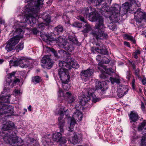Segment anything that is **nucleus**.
Segmentation results:
<instances>
[{"label":"nucleus","mask_w":146,"mask_h":146,"mask_svg":"<svg viewBox=\"0 0 146 146\" xmlns=\"http://www.w3.org/2000/svg\"><path fill=\"white\" fill-rule=\"evenodd\" d=\"M103 1V0H90V2L91 3H93V2H95L96 1V4L99 5Z\"/></svg>","instance_id":"obj_51"},{"label":"nucleus","mask_w":146,"mask_h":146,"mask_svg":"<svg viewBox=\"0 0 146 146\" xmlns=\"http://www.w3.org/2000/svg\"><path fill=\"white\" fill-rule=\"evenodd\" d=\"M92 50H95L98 53L104 55L108 54V52L106 46L102 44H96L95 48H92Z\"/></svg>","instance_id":"obj_12"},{"label":"nucleus","mask_w":146,"mask_h":146,"mask_svg":"<svg viewBox=\"0 0 146 146\" xmlns=\"http://www.w3.org/2000/svg\"><path fill=\"white\" fill-rule=\"evenodd\" d=\"M135 80L134 79H133L132 82L131 84H132V88L133 89H134L135 88Z\"/></svg>","instance_id":"obj_56"},{"label":"nucleus","mask_w":146,"mask_h":146,"mask_svg":"<svg viewBox=\"0 0 146 146\" xmlns=\"http://www.w3.org/2000/svg\"><path fill=\"white\" fill-rule=\"evenodd\" d=\"M63 30V28L62 26L58 25L54 28V30L55 32H56L59 33L62 32Z\"/></svg>","instance_id":"obj_39"},{"label":"nucleus","mask_w":146,"mask_h":146,"mask_svg":"<svg viewBox=\"0 0 146 146\" xmlns=\"http://www.w3.org/2000/svg\"><path fill=\"white\" fill-rule=\"evenodd\" d=\"M131 1H132L133 3L135 4V5H136L138 7H140V4L139 3H137L138 2V0H132Z\"/></svg>","instance_id":"obj_52"},{"label":"nucleus","mask_w":146,"mask_h":146,"mask_svg":"<svg viewBox=\"0 0 146 146\" xmlns=\"http://www.w3.org/2000/svg\"><path fill=\"white\" fill-rule=\"evenodd\" d=\"M131 76V74H130L129 72H128L127 76V78L128 79V80H129L130 79Z\"/></svg>","instance_id":"obj_62"},{"label":"nucleus","mask_w":146,"mask_h":146,"mask_svg":"<svg viewBox=\"0 0 146 146\" xmlns=\"http://www.w3.org/2000/svg\"><path fill=\"white\" fill-rule=\"evenodd\" d=\"M140 53V51L138 50H136L134 52V54H135L137 55L139 54Z\"/></svg>","instance_id":"obj_63"},{"label":"nucleus","mask_w":146,"mask_h":146,"mask_svg":"<svg viewBox=\"0 0 146 146\" xmlns=\"http://www.w3.org/2000/svg\"><path fill=\"white\" fill-rule=\"evenodd\" d=\"M14 127V123L12 121H9L3 124L2 129L3 130L7 131L13 129Z\"/></svg>","instance_id":"obj_19"},{"label":"nucleus","mask_w":146,"mask_h":146,"mask_svg":"<svg viewBox=\"0 0 146 146\" xmlns=\"http://www.w3.org/2000/svg\"><path fill=\"white\" fill-rule=\"evenodd\" d=\"M69 40L71 41L73 43L77 45H79L80 44L78 41L77 40L75 37L71 36H68Z\"/></svg>","instance_id":"obj_30"},{"label":"nucleus","mask_w":146,"mask_h":146,"mask_svg":"<svg viewBox=\"0 0 146 146\" xmlns=\"http://www.w3.org/2000/svg\"><path fill=\"white\" fill-rule=\"evenodd\" d=\"M72 118L77 121H80L82 118V114L79 110H76L73 113Z\"/></svg>","instance_id":"obj_18"},{"label":"nucleus","mask_w":146,"mask_h":146,"mask_svg":"<svg viewBox=\"0 0 146 146\" xmlns=\"http://www.w3.org/2000/svg\"><path fill=\"white\" fill-rule=\"evenodd\" d=\"M43 0H37L35 3V5L32 6L33 2L29 3L26 6V10L29 13L27 15L25 21L27 23L29 22L31 26H33L36 22V19L38 15V12L40 9L39 7L43 5Z\"/></svg>","instance_id":"obj_3"},{"label":"nucleus","mask_w":146,"mask_h":146,"mask_svg":"<svg viewBox=\"0 0 146 146\" xmlns=\"http://www.w3.org/2000/svg\"><path fill=\"white\" fill-rule=\"evenodd\" d=\"M66 95L68 98L67 100L69 103H72L74 102L75 99L74 97L70 92H67L66 93Z\"/></svg>","instance_id":"obj_25"},{"label":"nucleus","mask_w":146,"mask_h":146,"mask_svg":"<svg viewBox=\"0 0 146 146\" xmlns=\"http://www.w3.org/2000/svg\"><path fill=\"white\" fill-rule=\"evenodd\" d=\"M41 81V78L38 76H34L32 78V81L34 84L39 83Z\"/></svg>","instance_id":"obj_31"},{"label":"nucleus","mask_w":146,"mask_h":146,"mask_svg":"<svg viewBox=\"0 0 146 146\" xmlns=\"http://www.w3.org/2000/svg\"><path fill=\"white\" fill-rule=\"evenodd\" d=\"M141 109L142 110L144 111L145 110V107L144 105V103L143 102H141Z\"/></svg>","instance_id":"obj_61"},{"label":"nucleus","mask_w":146,"mask_h":146,"mask_svg":"<svg viewBox=\"0 0 146 146\" xmlns=\"http://www.w3.org/2000/svg\"><path fill=\"white\" fill-rule=\"evenodd\" d=\"M70 142L74 144H76L78 143V139L77 137V135H76L74 134V136H72L71 139L69 140Z\"/></svg>","instance_id":"obj_32"},{"label":"nucleus","mask_w":146,"mask_h":146,"mask_svg":"<svg viewBox=\"0 0 146 146\" xmlns=\"http://www.w3.org/2000/svg\"><path fill=\"white\" fill-rule=\"evenodd\" d=\"M32 32L34 34H36L37 33H39V31L36 29L34 28L33 29Z\"/></svg>","instance_id":"obj_54"},{"label":"nucleus","mask_w":146,"mask_h":146,"mask_svg":"<svg viewBox=\"0 0 146 146\" xmlns=\"http://www.w3.org/2000/svg\"><path fill=\"white\" fill-rule=\"evenodd\" d=\"M139 68H137V69L135 70V76L138 77H139Z\"/></svg>","instance_id":"obj_53"},{"label":"nucleus","mask_w":146,"mask_h":146,"mask_svg":"<svg viewBox=\"0 0 146 146\" xmlns=\"http://www.w3.org/2000/svg\"><path fill=\"white\" fill-rule=\"evenodd\" d=\"M88 93L89 95H90L91 96H92L93 97L92 99V102L96 103L99 101L100 100L99 99L97 98H94V96H95V95L94 93L88 91Z\"/></svg>","instance_id":"obj_36"},{"label":"nucleus","mask_w":146,"mask_h":146,"mask_svg":"<svg viewBox=\"0 0 146 146\" xmlns=\"http://www.w3.org/2000/svg\"><path fill=\"white\" fill-rule=\"evenodd\" d=\"M124 44L130 47V45L129 42H127L125 41L124 42Z\"/></svg>","instance_id":"obj_60"},{"label":"nucleus","mask_w":146,"mask_h":146,"mask_svg":"<svg viewBox=\"0 0 146 146\" xmlns=\"http://www.w3.org/2000/svg\"><path fill=\"white\" fill-rule=\"evenodd\" d=\"M59 66L61 67V68H63L64 69L67 70V69H71L70 66L66 62L64 61H61L59 63Z\"/></svg>","instance_id":"obj_24"},{"label":"nucleus","mask_w":146,"mask_h":146,"mask_svg":"<svg viewBox=\"0 0 146 146\" xmlns=\"http://www.w3.org/2000/svg\"><path fill=\"white\" fill-rule=\"evenodd\" d=\"M128 90L127 87L125 85L120 86L118 88L117 91V95L120 98H121L126 94Z\"/></svg>","instance_id":"obj_16"},{"label":"nucleus","mask_w":146,"mask_h":146,"mask_svg":"<svg viewBox=\"0 0 146 146\" xmlns=\"http://www.w3.org/2000/svg\"><path fill=\"white\" fill-rule=\"evenodd\" d=\"M72 25L74 27L79 28H80L82 27V24L77 22L74 23H73Z\"/></svg>","instance_id":"obj_47"},{"label":"nucleus","mask_w":146,"mask_h":146,"mask_svg":"<svg viewBox=\"0 0 146 146\" xmlns=\"http://www.w3.org/2000/svg\"><path fill=\"white\" fill-rule=\"evenodd\" d=\"M130 8L129 3L128 2H126L122 5L121 8L124 9V11L121 13L122 14H126L127 12L128 9Z\"/></svg>","instance_id":"obj_26"},{"label":"nucleus","mask_w":146,"mask_h":146,"mask_svg":"<svg viewBox=\"0 0 146 146\" xmlns=\"http://www.w3.org/2000/svg\"><path fill=\"white\" fill-rule=\"evenodd\" d=\"M74 59L70 56H67L66 59V61L68 65L72 68V65L74 62Z\"/></svg>","instance_id":"obj_29"},{"label":"nucleus","mask_w":146,"mask_h":146,"mask_svg":"<svg viewBox=\"0 0 146 146\" xmlns=\"http://www.w3.org/2000/svg\"><path fill=\"white\" fill-rule=\"evenodd\" d=\"M90 8L91 11H92V12L89 13L88 17L90 18H92V21H96L95 28L92 32V34L93 36L95 37L97 39L106 38L108 36L107 34L105 33L101 30H103L105 28L104 20L102 17L98 16L94 9L92 8L91 7H90Z\"/></svg>","instance_id":"obj_1"},{"label":"nucleus","mask_w":146,"mask_h":146,"mask_svg":"<svg viewBox=\"0 0 146 146\" xmlns=\"http://www.w3.org/2000/svg\"><path fill=\"white\" fill-rule=\"evenodd\" d=\"M47 48L48 49H49V50H50L53 53L54 55L56 57H58L57 53L54 49L50 48L49 47H47Z\"/></svg>","instance_id":"obj_46"},{"label":"nucleus","mask_w":146,"mask_h":146,"mask_svg":"<svg viewBox=\"0 0 146 146\" xmlns=\"http://www.w3.org/2000/svg\"><path fill=\"white\" fill-rule=\"evenodd\" d=\"M42 18L46 25H47L51 22V18L50 16L44 13L43 15Z\"/></svg>","instance_id":"obj_20"},{"label":"nucleus","mask_w":146,"mask_h":146,"mask_svg":"<svg viewBox=\"0 0 146 146\" xmlns=\"http://www.w3.org/2000/svg\"><path fill=\"white\" fill-rule=\"evenodd\" d=\"M59 113V115L58 118V125L60 129V132H64L63 127L64 125L65 121L63 117L64 111L62 109H60Z\"/></svg>","instance_id":"obj_15"},{"label":"nucleus","mask_w":146,"mask_h":146,"mask_svg":"<svg viewBox=\"0 0 146 146\" xmlns=\"http://www.w3.org/2000/svg\"><path fill=\"white\" fill-rule=\"evenodd\" d=\"M56 41L60 47L64 48L68 52H71L74 49L73 45L68 42L64 38H62L61 36L59 37L56 39Z\"/></svg>","instance_id":"obj_6"},{"label":"nucleus","mask_w":146,"mask_h":146,"mask_svg":"<svg viewBox=\"0 0 146 146\" xmlns=\"http://www.w3.org/2000/svg\"><path fill=\"white\" fill-rule=\"evenodd\" d=\"M47 39L50 42L55 41L56 39L55 35L53 33L48 34L47 36Z\"/></svg>","instance_id":"obj_34"},{"label":"nucleus","mask_w":146,"mask_h":146,"mask_svg":"<svg viewBox=\"0 0 146 146\" xmlns=\"http://www.w3.org/2000/svg\"><path fill=\"white\" fill-rule=\"evenodd\" d=\"M32 107L31 105L29 106V107L28 108V109L29 111H31L32 110H31Z\"/></svg>","instance_id":"obj_64"},{"label":"nucleus","mask_w":146,"mask_h":146,"mask_svg":"<svg viewBox=\"0 0 146 146\" xmlns=\"http://www.w3.org/2000/svg\"><path fill=\"white\" fill-rule=\"evenodd\" d=\"M76 120H74L72 118L71 121L70 126L67 128V129L70 132H72L73 131L74 128L75 124L76 123Z\"/></svg>","instance_id":"obj_27"},{"label":"nucleus","mask_w":146,"mask_h":146,"mask_svg":"<svg viewBox=\"0 0 146 146\" xmlns=\"http://www.w3.org/2000/svg\"><path fill=\"white\" fill-rule=\"evenodd\" d=\"M72 67L77 69L79 67V65L77 62H74L73 64H72Z\"/></svg>","instance_id":"obj_50"},{"label":"nucleus","mask_w":146,"mask_h":146,"mask_svg":"<svg viewBox=\"0 0 146 146\" xmlns=\"http://www.w3.org/2000/svg\"><path fill=\"white\" fill-rule=\"evenodd\" d=\"M98 69L100 70L101 72L103 73L106 70V66L103 64L100 63L98 64Z\"/></svg>","instance_id":"obj_37"},{"label":"nucleus","mask_w":146,"mask_h":146,"mask_svg":"<svg viewBox=\"0 0 146 146\" xmlns=\"http://www.w3.org/2000/svg\"><path fill=\"white\" fill-rule=\"evenodd\" d=\"M13 133L11 135H9V138L7 139L9 142H12L13 144H16L18 146H21L23 143V140L20 137H18L16 135H13Z\"/></svg>","instance_id":"obj_14"},{"label":"nucleus","mask_w":146,"mask_h":146,"mask_svg":"<svg viewBox=\"0 0 146 146\" xmlns=\"http://www.w3.org/2000/svg\"><path fill=\"white\" fill-rule=\"evenodd\" d=\"M130 119L133 122L136 121L139 119V117L137 113L134 111H131L129 115Z\"/></svg>","instance_id":"obj_21"},{"label":"nucleus","mask_w":146,"mask_h":146,"mask_svg":"<svg viewBox=\"0 0 146 146\" xmlns=\"http://www.w3.org/2000/svg\"><path fill=\"white\" fill-rule=\"evenodd\" d=\"M62 137L61 134L59 132L55 133L52 135L54 141L56 142H59Z\"/></svg>","instance_id":"obj_23"},{"label":"nucleus","mask_w":146,"mask_h":146,"mask_svg":"<svg viewBox=\"0 0 146 146\" xmlns=\"http://www.w3.org/2000/svg\"><path fill=\"white\" fill-rule=\"evenodd\" d=\"M12 63L13 66H17L19 65L22 68H27L30 64L28 60L24 57H21L14 62L12 60H11L10 61V64H11Z\"/></svg>","instance_id":"obj_7"},{"label":"nucleus","mask_w":146,"mask_h":146,"mask_svg":"<svg viewBox=\"0 0 146 146\" xmlns=\"http://www.w3.org/2000/svg\"><path fill=\"white\" fill-rule=\"evenodd\" d=\"M15 48L14 46L12 45L9 42L7 44L5 47V49L8 52L10 51L13 49Z\"/></svg>","instance_id":"obj_35"},{"label":"nucleus","mask_w":146,"mask_h":146,"mask_svg":"<svg viewBox=\"0 0 146 146\" xmlns=\"http://www.w3.org/2000/svg\"><path fill=\"white\" fill-rule=\"evenodd\" d=\"M141 82L143 85H145L146 84V78L145 77H144L141 80Z\"/></svg>","instance_id":"obj_55"},{"label":"nucleus","mask_w":146,"mask_h":146,"mask_svg":"<svg viewBox=\"0 0 146 146\" xmlns=\"http://www.w3.org/2000/svg\"><path fill=\"white\" fill-rule=\"evenodd\" d=\"M45 23H42L39 24L38 25V28L41 29V30L44 29L45 28Z\"/></svg>","instance_id":"obj_45"},{"label":"nucleus","mask_w":146,"mask_h":146,"mask_svg":"<svg viewBox=\"0 0 146 146\" xmlns=\"http://www.w3.org/2000/svg\"><path fill=\"white\" fill-rule=\"evenodd\" d=\"M139 145L140 146H146V134L142 137L140 142Z\"/></svg>","instance_id":"obj_33"},{"label":"nucleus","mask_w":146,"mask_h":146,"mask_svg":"<svg viewBox=\"0 0 146 146\" xmlns=\"http://www.w3.org/2000/svg\"><path fill=\"white\" fill-rule=\"evenodd\" d=\"M134 16L136 22L139 23H141L143 20L146 22V13L140 9L135 12Z\"/></svg>","instance_id":"obj_11"},{"label":"nucleus","mask_w":146,"mask_h":146,"mask_svg":"<svg viewBox=\"0 0 146 146\" xmlns=\"http://www.w3.org/2000/svg\"><path fill=\"white\" fill-rule=\"evenodd\" d=\"M101 57L100 55H98L96 56V60L100 62L101 60Z\"/></svg>","instance_id":"obj_58"},{"label":"nucleus","mask_w":146,"mask_h":146,"mask_svg":"<svg viewBox=\"0 0 146 146\" xmlns=\"http://www.w3.org/2000/svg\"><path fill=\"white\" fill-rule=\"evenodd\" d=\"M95 87L94 88V90L102 88V83L98 81H96L95 83Z\"/></svg>","instance_id":"obj_40"},{"label":"nucleus","mask_w":146,"mask_h":146,"mask_svg":"<svg viewBox=\"0 0 146 146\" xmlns=\"http://www.w3.org/2000/svg\"><path fill=\"white\" fill-rule=\"evenodd\" d=\"M125 37L127 39L132 42L133 43H136V41L132 36L127 34H125Z\"/></svg>","instance_id":"obj_42"},{"label":"nucleus","mask_w":146,"mask_h":146,"mask_svg":"<svg viewBox=\"0 0 146 146\" xmlns=\"http://www.w3.org/2000/svg\"><path fill=\"white\" fill-rule=\"evenodd\" d=\"M58 96L59 97H64V94L63 91L61 89H60L58 92Z\"/></svg>","instance_id":"obj_48"},{"label":"nucleus","mask_w":146,"mask_h":146,"mask_svg":"<svg viewBox=\"0 0 146 146\" xmlns=\"http://www.w3.org/2000/svg\"><path fill=\"white\" fill-rule=\"evenodd\" d=\"M51 55L44 56L41 60V65L44 68L50 69L52 66L53 62L50 58Z\"/></svg>","instance_id":"obj_9"},{"label":"nucleus","mask_w":146,"mask_h":146,"mask_svg":"<svg viewBox=\"0 0 146 146\" xmlns=\"http://www.w3.org/2000/svg\"><path fill=\"white\" fill-rule=\"evenodd\" d=\"M93 72L94 69L89 68L87 70H82L80 73V75L83 80L86 82L88 80L89 77L92 76Z\"/></svg>","instance_id":"obj_13"},{"label":"nucleus","mask_w":146,"mask_h":146,"mask_svg":"<svg viewBox=\"0 0 146 146\" xmlns=\"http://www.w3.org/2000/svg\"><path fill=\"white\" fill-rule=\"evenodd\" d=\"M15 72H13L9 74V77L6 80V85L5 86L7 87L12 88L15 84L20 82L19 79L16 78L15 76Z\"/></svg>","instance_id":"obj_8"},{"label":"nucleus","mask_w":146,"mask_h":146,"mask_svg":"<svg viewBox=\"0 0 146 146\" xmlns=\"http://www.w3.org/2000/svg\"><path fill=\"white\" fill-rule=\"evenodd\" d=\"M90 100V96H84L80 100V103L82 106L85 105Z\"/></svg>","instance_id":"obj_22"},{"label":"nucleus","mask_w":146,"mask_h":146,"mask_svg":"<svg viewBox=\"0 0 146 146\" xmlns=\"http://www.w3.org/2000/svg\"><path fill=\"white\" fill-rule=\"evenodd\" d=\"M10 91L9 87L4 86L3 90L0 95V118L2 115H4V117L9 116L14 112L13 107L4 103L10 102L11 96L9 93Z\"/></svg>","instance_id":"obj_2"},{"label":"nucleus","mask_w":146,"mask_h":146,"mask_svg":"<svg viewBox=\"0 0 146 146\" xmlns=\"http://www.w3.org/2000/svg\"><path fill=\"white\" fill-rule=\"evenodd\" d=\"M77 19L86 23L84 25L85 27H86L85 28L84 30L82 31V32L83 33H87L91 30V28L90 25L87 23V21L84 19L83 17L79 16L77 17Z\"/></svg>","instance_id":"obj_17"},{"label":"nucleus","mask_w":146,"mask_h":146,"mask_svg":"<svg viewBox=\"0 0 146 146\" xmlns=\"http://www.w3.org/2000/svg\"><path fill=\"white\" fill-rule=\"evenodd\" d=\"M84 11H85V14L87 15L89 12V9L88 8H86L84 9Z\"/></svg>","instance_id":"obj_57"},{"label":"nucleus","mask_w":146,"mask_h":146,"mask_svg":"<svg viewBox=\"0 0 146 146\" xmlns=\"http://www.w3.org/2000/svg\"><path fill=\"white\" fill-rule=\"evenodd\" d=\"M22 32V30L20 28L16 29L15 32V34L17 35L16 36L11 38L8 41V42L10 44L14 46L15 44L18 43L20 39L23 37L22 36H19L21 33Z\"/></svg>","instance_id":"obj_10"},{"label":"nucleus","mask_w":146,"mask_h":146,"mask_svg":"<svg viewBox=\"0 0 146 146\" xmlns=\"http://www.w3.org/2000/svg\"><path fill=\"white\" fill-rule=\"evenodd\" d=\"M110 80L112 84H114L115 83L119 84L120 82V80L118 78L110 77Z\"/></svg>","instance_id":"obj_38"},{"label":"nucleus","mask_w":146,"mask_h":146,"mask_svg":"<svg viewBox=\"0 0 146 146\" xmlns=\"http://www.w3.org/2000/svg\"><path fill=\"white\" fill-rule=\"evenodd\" d=\"M109 8V7L108 6L102 7L101 9V11L104 12L105 13H102L106 17L109 18L110 20H114L115 22L117 21L119 19V14H120L121 16L125 14H122L121 13L124 11V9L122 8V10L121 11V7L117 4L113 5L110 8V11L108 10Z\"/></svg>","instance_id":"obj_4"},{"label":"nucleus","mask_w":146,"mask_h":146,"mask_svg":"<svg viewBox=\"0 0 146 146\" xmlns=\"http://www.w3.org/2000/svg\"><path fill=\"white\" fill-rule=\"evenodd\" d=\"M23 43H20L15 48V49L17 52H19L23 49Z\"/></svg>","instance_id":"obj_43"},{"label":"nucleus","mask_w":146,"mask_h":146,"mask_svg":"<svg viewBox=\"0 0 146 146\" xmlns=\"http://www.w3.org/2000/svg\"><path fill=\"white\" fill-rule=\"evenodd\" d=\"M66 141H67L65 138L61 137L59 142H60L61 144H64L66 143Z\"/></svg>","instance_id":"obj_49"},{"label":"nucleus","mask_w":146,"mask_h":146,"mask_svg":"<svg viewBox=\"0 0 146 146\" xmlns=\"http://www.w3.org/2000/svg\"><path fill=\"white\" fill-rule=\"evenodd\" d=\"M65 115L66 116L68 117H69V111L68 110H66V111H64Z\"/></svg>","instance_id":"obj_59"},{"label":"nucleus","mask_w":146,"mask_h":146,"mask_svg":"<svg viewBox=\"0 0 146 146\" xmlns=\"http://www.w3.org/2000/svg\"><path fill=\"white\" fill-rule=\"evenodd\" d=\"M106 70H105L104 72H106V74H110L112 73L113 72V69L111 68H107L106 66Z\"/></svg>","instance_id":"obj_44"},{"label":"nucleus","mask_w":146,"mask_h":146,"mask_svg":"<svg viewBox=\"0 0 146 146\" xmlns=\"http://www.w3.org/2000/svg\"><path fill=\"white\" fill-rule=\"evenodd\" d=\"M138 130L140 131H143L146 132V123L143 121L140 124L138 127Z\"/></svg>","instance_id":"obj_28"},{"label":"nucleus","mask_w":146,"mask_h":146,"mask_svg":"<svg viewBox=\"0 0 146 146\" xmlns=\"http://www.w3.org/2000/svg\"><path fill=\"white\" fill-rule=\"evenodd\" d=\"M125 37L127 39L132 42L133 43H136V41L132 36L127 34H125Z\"/></svg>","instance_id":"obj_41"},{"label":"nucleus","mask_w":146,"mask_h":146,"mask_svg":"<svg viewBox=\"0 0 146 146\" xmlns=\"http://www.w3.org/2000/svg\"><path fill=\"white\" fill-rule=\"evenodd\" d=\"M58 74L62 83V86L64 89L67 90L68 88L67 86L70 78L67 70L63 68H60L58 70Z\"/></svg>","instance_id":"obj_5"}]
</instances>
